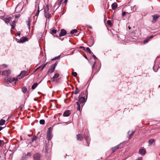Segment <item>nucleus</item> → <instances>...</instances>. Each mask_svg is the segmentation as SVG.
Returning a JSON list of instances; mask_svg holds the SVG:
<instances>
[{
	"label": "nucleus",
	"instance_id": "obj_1",
	"mask_svg": "<svg viewBox=\"0 0 160 160\" xmlns=\"http://www.w3.org/2000/svg\"><path fill=\"white\" fill-rule=\"evenodd\" d=\"M17 80V78L15 79L14 78L10 77L7 79L6 82L7 83L9 84V83H11L12 82H14V81H16ZM15 83H16V82H15Z\"/></svg>",
	"mask_w": 160,
	"mask_h": 160
},
{
	"label": "nucleus",
	"instance_id": "obj_2",
	"mask_svg": "<svg viewBox=\"0 0 160 160\" xmlns=\"http://www.w3.org/2000/svg\"><path fill=\"white\" fill-rule=\"evenodd\" d=\"M34 160H41V157L40 154L38 153L35 154L33 156Z\"/></svg>",
	"mask_w": 160,
	"mask_h": 160
},
{
	"label": "nucleus",
	"instance_id": "obj_3",
	"mask_svg": "<svg viewBox=\"0 0 160 160\" xmlns=\"http://www.w3.org/2000/svg\"><path fill=\"white\" fill-rule=\"evenodd\" d=\"M11 71L10 70H8L3 71L2 73V75L4 76H8L10 74Z\"/></svg>",
	"mask_w": 160,
	"mask_h": 160
},
{
	"label": "nucleus",
	"instance_id": "obj_4",
	"mask_svg": "<svg viewBox=\"0 0 160 160\" xmlns=\"http://www.w3.org/2000/svg\"><path fill=\"white\" fill-rule=\"evenodd\" d=\"M22 8V7L20 6V5L18 4L16 8L15 11L16 12H20Z\"/></svg>",
	"mask_w": 160,
	"mask_h": 160
},
{
	"label": "nucleus",
	"instance_id": "obj_5",
	"mask_svg": "<svg viewBox=\"0 0 160 160\" xmlns=\"http://www.w3.org/2000/svg\"><path fill=\"white\" fill-rule=\"evenodd\" d=\"M159 17V15H153V19L152 20V22L154 23H155L157 21Z\"/></svg>",
	"mask_w": 160,
	"mask_h": 160
},
{
	"label": "nucleus",
	"instance_id": "obj_6",
	"mask_svg": "<svg viewBox=\"0 0 160 160\" xmlns=\"http://www.w3.org/2000/svg\"><path fill=\"white\" fill-rule=\"evenodd\" d=\"M67 33L66 31L64 29H62L61 30V32L59 34V36L60 37L64 36Z\"/></svg>",
	"mask_w": 160,
	"mask_h": 160
},
{
	"label": "nucleus",
	"instance_id": "obj_7",
	"mask_svg": "<svg viewBox=\"0 0 160 160\" xmlns=\"http://www.w3.org/2000/svg\"><path fill=\"white\" fill-rule=\"evenodd\" d=\"M85 101V98L84 97H81L79 99V102L80 104H83Z\"/></svg>",
	"mask_w": 160,
	"mask_h": 160
},
{
	"label": "nucleus",
	"instance_id": "obj_8",
	"mask_svg": "<svg viewBox=\"0 0 160 160\" xmlns=\"http://www.w3.org/2000/svg\"><path fill=\"white\" fill-rule=\"evenodd\" d=\"M25 72L24 71H22L20 73L18 76V78H22L23 77L25 74Z\"/></svg>",
	"mask_w": 160,
	"mask_h": 160
},
{
	"label": "nucleus",
	"instance_id": "obj_9",
	"mask_svg": "<svg viewBox=\"0 0 160 160\" xmlns=\"http://www.w3.org/2000/svg\"><path fill=\"white\" fill-rule=\"evenodd\" d=\"M52 133L47 132V139L48 140H50L52 138Z\"/></svg>",
	"mask_w": 160,
	"mask_h": 160
},
{
	"label": "nucleus",
	"instance_id": "obj_10",
	"mask_svg": "<svg viewBox=\"0 0 160 160\" xmlns=\"http://www.w3.org/2000/svg\"><path fill=\"white\" fill-rule=\"evenodd\" d=\"M70 114L69 111L67 110L64 112L63 116L64 117H68L70 115Z\"/></svg>",
	"mask_w": 160,
	"mask_h": 160
},
{
	"label": "nucleus",
	"instance_id": "obj_11",
	"mask_svg": "<svg viewBox=\"0 0 160 160\" xmlns=\"http://www.w3.org/2000/svg\"><path fill=\"white\" fill-rule=\"evenodd\" d=\"M27 39L28 38H27L24 37L22 39H20V40H19V42L20 43H22L26 41Z\"/></svg>",
	"mask_w": 160,
	"mask_h": 160
},
{
	"label": "nucleus",
	"instance_id": "obj_12",
	"mask_svg": "<svg viewBox=\"0 0 160 160\" xmlns=\"http://www.w3.org/2000/svg\"><path fill=\"white\" fill-rule=\"evenodd\" d=\"M84 137L86 142L88 144V146H89V143L88 141H89V135H85Z\"/></svg>",
	"mask_w": 160,
	"mask_h": 160
},
{
	"label": "nucleus",
	"instance_id": "obj_13",
	"mask_svg": "<svg viewBox=\"0 0 160 160\" xmlns=\"http://www.w3.org/2000/svg\"><path fill=\"white\" fill-rule=\"evenodd\" d=\"M139 152L142 155H144L146 153V151L143 149H140L139 150Z\"/></svg>",
	"mask_w": 160,
	"mask_h": 160
},
{
	"label": "nucleus",
	"instance_id": "obj_14",
	"mask_svg": "<svg viewBox=\"0 0 160 160\" xmlns=\"http://www.w3.org/2000/svg\"><path fill=\"white\" fill-rule=\"evenodd\" d=\"M118 7V4L116 2L113 3L112 5V8L113 10L116 9Z\"/></svg>",
	"mask_w": 160,
	"mask_h": 160
},
{
	"label": "nucleus",
	"instance_id": "obj_15",
	"mask_svg": "<svg viewBox=\"0 0 160 160\" xmlns=\"http://www.w3.org/2000/svg\"><path fill=\"white\" fill-rule=\"evenodd\" d=\"M44 13L48 12L49 10V6L47 5L44 8Z\"/></svg>",
	"mask_w": 160,
	"mask_h": 160
},
{
	"label": "nucleus",
	"instance_id": "obj_16",
	"mask_svg": "<svg viewBox=\"0 0 160 160\" xmlns=\"http://www.w3.org/2000/svg\"><path fill=\"white\" fill-rule=\"evenodd\" d=\"M37 8L38 9L37 11V12L35 14V16H38L40 11H39V5H36L35 6V9H36Z\"/></svg>",
	"mask_w": 160,
	"mask_h": 160
},
{
	"label": "nucleus",
	"instance_id": "obj_17",
	"mask_svg": "<svg viewBox=\"0 0 160 160\" xmlns=\"http://www.w3.org/2000/svg\"><path fill=\"white\" fill-rule=\"evenodd\" d=\"M55 69V68L51 66V68L48 70V73H52Z\"/></svg>",
	"mask_w": 160,
	"mask_h": 160
},
{
	"label": "nucleus",
	"instance_id": "obj_18",
	"mask_svg": "<svg viewBox=\"0 0 160 160\" xmlns=\"http://www.w3.org/2000/svg\"><path fill=\"white\" fill-rule=\"evenodd\" d=\"M83 138V136L81 135L78 134L77 135V140L79 141H81Z\"/></svg>",
	"mask_w": 160,
	"mask_h": 160
},
{
	"label": "nucleus",
	"instance_id": "obj_19",
	"mask_svg": "<svg viewBox=\"0 0 160 160\" xmlns=\"http://www.w3.org/2000/svg\"><path fill=\"white\" fill-rule=\"evenodd\" d=\"M44 15L46 18H51V14L48 13V12L44 13Z\"/></svg>",
	"mask_w": 160,
	"mask_h": 160
},
{
	"label": "nucleus",
	"instance_id": "obj_20",
	"mask_svg": "<svg viewBox=\"0 0 160 160\" xmlns=\"http://www.w3.org/2000/svg\"><path fill=\"white\" fill-rule=\"evenodd\" d=\"M134 131H132V132H130V131H128V134L129 135V138H130L131 136L134 133Z\"/></svg>",
	"mask_w": 160,
	"mask_h": 160
},
{
	"label": "nucleus",
	"instance_id": "obj_21",
	"mask_svg": "<svg viewBox=\"0 0 160 160\" xmlns=\"http://www.w3.org/2000/svg\"><path fill=\"white\" fill-rule=\"evenodd\" d=\"M27 22V26L28 27V28H29L30 24V18H28Z\"/></svg>",
	"mask_w": 160,
	"mask_h": 160
},
{
	"label": "nucleus",
	"instance_id": "obj_22",
	"mask_svg": "<svg viewBox=\"0 0 160 160\" xmlns=\"http://www.w3.org/2000/svg\"><path fill=\"white\" fill-rule=\"evenodd\" d=\"M27 159V156L25 154H23L21 160H26Z\"/></svg>",
	"mask_w": 160,
	"mask_h": 160
},
{
	"label": "nucleus",
	"instance_id": "obj_23",
	"mask_svg": "<svg viewBox=\"0 0 160 160\" xmlns=\"http://www.w3.org/2000/svg\"><path fill=\"white\" fill-rule=\"evenodd\" d=\"M38 85V84L37 83H34L32 86V89H34L37 87Z\"/></svg>",
	"mask_w": 160,
	"mask_h": 160
},
{
	"label": "nucleus",
	"instance_id": "obj_24",
	"mask_svg": "<svg viewBox=\"0 0 160 160\" xmlns=\"http://www.w3.org/2000/svg\"><path fill=\"white\" fill-rule=\"evenodd\" d=\"M22 92L24 93H26L27 91V89L26 87H23L22 88Z\"/></svg>",
	"mask_w": 160,
	"mask_h": 160
},
{
	"label": "nucleus",
	"instance_id": "obj_25",
	"mask_svg": "<svg viewBox=\"0 0 160 160\" xmlns=\"http://www.w3.org/2000/svg\"><path fill=\"white\" fill-rule=\"evenodd\" d=\"M79 91L78 90V88H76V90L74 92H72V93H74V94H77L79 93Z\"/></svg>",
	"mask_w": 160,
	"mask_h": 160
},
{
	"label": "nucleus",
	"instance_id": "obj_26",
	"mask_svg": "<svg viewBox=\"0 0 160 160\" xmlns=\"http://www.w3.org/2000/svg\"><path fill=\"white\" fill-rule=\"evenodd\" d=\"M76 103L78 106V107L77 108V110L78 111H80V104H79V102H76Z\"/></svg>",
	"mask_w": 160,
	"mask_h": 160
},
{
	"label": "nucleus",
	"instance_id": "obj_27",
	"mask_svg": "<svg viewBox=\"0 0 160 160\" xmlns=\"http://www.w3.org/2000/svg\"><path fill=\"white\" fill-rule=\"evenodd\" d=\"M5 122V121L3 119H1L0 121V125H3L4 123Z\"/></svg>",
	"mask_w": 160,
	"mask_h": 160
},
{
	"label": "nucleus",
	"instance_id": "obj_28",
	"mask_svg": "<svg viewBox=\"0 0 160 160\" xmlns=\"http://www.w3.org/2000/svg\"><path fill=\"white\" fill-rule=\"evenodd\" d=\"M84 50L85 51L89 52V53H92L90 49L88 47L87 48H86V49H85Z\"/></svg>",
	"mask_w": 160,
	"mask_h": 160
},
{
	"label": "nucleus",
	"instance_id": "obj_29",
	"mask_svg": "<svg viewBox=\"0 0 160 160\" xmlns=\"http://www.w3.org/2000/svg\"><path fill=\"white\" fill-rule=\"evenodd\" d=\"M77 32V30L76 29H74L72 30L70 32V33L71 34H72L74 33H76Z\"/></svg>",
	"mask_w": 160,
	"mask_h": 160
},
{
	"label": "nucleus",
	"instance_id": "obj_30",
	"mask_svg": "<svg viewBox=\"0 0 160 160\" xmlns=\"http://www.w3.org/2000/svg\"><path fill=\"white\" fill-rule=\"evenodd\" d=\"M59 74L58 73H56L53 77V79L57 78L58 77Z\"/></svg>",
	"mask_w": 160,
	"mask_h": 160
},
{
	"label": "nucleus",
	"instance_id": "obj_31",
	"mask_svg": "<svg viewBox=\"0 0 160 160\" xmlns=\"http://www.w3.org/2000/svg\"><path fill=\"white\" fill-rule=\"evenodd\" d=\"M108 24L110 26H112V23L111 20H108L107 22Z\"/></svg>",
	"mask_w": 160,
	"mask_h": 160
},
{
	"label": "nucleus",
	"instance_id": "obj_32",
	"mask_svg": "<svg viewBox=\"0 0 160 160\" xmlns=\"http://www.w3.org/2000/svg\"><path fill=\"white\" fill-rule=\"evenodd\" d=\"M39 122L41 124H44L45 123V120L43 119H41L40 120Z\"/></svg>",
	"mask_w": 160,
	"mask_h": 160
},
{
	"label": "nucleus",
	"instance_id": "obj_33",
	"mask_svg": "<svg viewBox=\"0 0 160 160\" xmlns=\"http://www.w3.org/2000/svg\"><path fill=\"white\" fill-rule=\"evenodd\" d=\"M154 141L153 139H151L149 140V144L151 145L152 144Z\"/></svg>",
	"mask_w": 160,
	"mask_h": 160
},
{
	"label": "nucleus",
	"instance_id": "obj_34",
	"mask_svg": "<svg viewBox=\"0 0 160 160\" xmlns=\"http://www.w3.org/2000/svg\"><path fill=\"white\" fill-rule=\"evenodd\" d=\"M121 144H122V143H120V144L116 146L115 147H114V148H115L116 149H118L120 147L121 145Z\"/></svg>",
	"mask_w": 160,
	"mask_h": 160
},
{
	"label": "nucleus",
	"instance_id": "obj_35",
	"mask_svg": "<svg viewBox=\"0 0 160 160\" xmlns=\"http://www.w3.org/2000/svg\"><path fill=\"white\" fill-rule=\"evenodd\" d=\"M37 138V137L36 136H35L34 137H33L32 139V142H33L35 140H36Z\"/></svg>",
	"mask_w": 160,
	"mask_h": 160
},
{
	"label": "nucleus",
	"instance_id": "obj_36",
	"mask_svg": "<svg viewBox=\"0 0 160 160\" xmlns=\"http://www.w3.org/2000/svg\"><path fill=\"white\" fill-rule=\"evenodd\" d=\"M52 33V34H55L57 32V30L53 29L51 30Z\"/></svg>",
	"mask_w": 160,
	"mask_h": 160
},
{
	"label": "nucleus",
	"instance_id": "obj_37",
	"mask_svg": "<svg viewBox=\"0 0 160 160\" xmlns=\"http://www.w3.org/2000/svg\"><path fill=\"white\" fill-rule=\"evenodd\" d=\"M52 130V128L50 127L48 128L47 132L52 133L51 131Z\"/></svg>",
	"mask_w": 160,
	"mask_h": 160
},
{
	"label": "nucleus",
	"instance_id": "obj_38",
	"mask_svg": "<svg viewBox=\"0 0 160 160\" xmlns=\"http://www.w3.org/2000/svg\"><path fill=\"white\" fill-rule=\"evenodd\" d=\"M72 75L73 76H74L75 77H76L77 76V73L76 72H72Z\"/></svg>",
	"mask_w": 160,
	"mask_h": 160
},
{
	"label": "nucleus",
	"instance_id": "obj_39",
	"mask_svg": "<svg viewBox=\"0 0 160 160\" xmlns=\"http://www.w3.org/2000/svg\"><path fill=\"white\" fill-rule=\"evenodd\" d=\"M10 19V18H6L5 20V22H9Z\"/></svg>",
	"mask_w": 160,
	"mask_h": 160
},
{
	"label": "nucleus",
	"instance_id": "obj_40",
	"mask_svg": "<svg viewBox=\"0 0 160 160\" xmlns=\"http://www.w3.org/2000/svg\"><path fill=\"white\" fill-rule=\"evenodd\" d=\"M60 58V56H58V57H57L55 58H53V59H52L51 60L52 61H53V60H54L56 59H59Z\"/></svg>",
	"mask_w": 160,
	"mask_h": 160
},
{
	"label": "nucleus",
	"instance_id": "obj_41",
	"mask_svg": "<svg viewBox=\"0 0 160 160\" xmlns=\"http://www.w3.org/2000/svg\"><path fill=\"white\" fill-rule=\"evenodd\" d=\"M57 65V62L55 63L54 64L52 65V66L53 68H55L56 66Z\"/></svg>",
	"mask_w": 160,
	"mask_h": 160
},
{
	"label": "nucleus",
	"instance_id": "obj_42",
	"mask_svg": "<svg viewBox=\"0 0 160 160\" xmlns=\"http://www.w3.org/2000/svg\"><path fill=\"white\" fill-rule=\"evenodd\" d=\"M149 39H145L144 41H143V43L144 44H145L146 43H147L148 42V40Z\"/></svg>",
	"mask_w": 160,
	"mask_h": 160
},
{
	"label": "nucleus",
	"instance_id": "obj_43",
	"mask_svg": "<svg viewBox=\"0 0 160 160\" xmlns=\"http://www.w3.org/2000/svg\"><path fill=\"white\" fill-rule=\"evenodd\" d=\"M62 0H60V1L58 3V7H59L60 5Z\"/></svg>",
	"mask_w": 160,
	"mask_h": 160
},
{
	"label": "nucleus",
	"instance_id": "obj_44",
	"mask_svg": "<svg viewBox=\"0 0 160 160\" xmlns=\"http://www.w3.org/2000/svg\"><path fill=\"white\" fill-rule=\"evenodd\" d=\"M47 64V63L44 64L42 67L41 70H42L46 66Z\"/></svg>",
	"mask_w": 160,
	"mask_h": 160
},
{
	"label": "nucleus",
	"instance_id": "obj_45",
	"mask_svg": "<svg viewBox=\"0 0 160 160\" xmlns=\"http://www.w3.org/2000/svg\"><path fill=\"white\" fill-rule=\"evenodd\" d=\"M112 153L114 152L116 150V149L115 148H114V147L112 148Z\"/></svg>",
	"mask_w": 160,
	"mask_h": 160
},
{
	"label": "nucleus",
	"instance_id": "obj_46",
	"mask_svg": "<svg viewBox=\"0 0 160 160\" xmlns=\"http://www.w3.org/2000/svg\"><path fill=\"white\" fill-rule=\"evenodd\" d=\"M31 155H32L31 154V152H28L27 153V155H26V156H31Z\"/></svg>",
	"mask_w": 160,
	"mask_h": 160
},
{
	"label": "nucleus",
	"instance_id": "obj_47",
	"mask_svg": "<svg viewBox=\"0 0 160 160\" xmlns=\"http://www.w3.org/2000/svg\"><path fill=\"white\" fill-rule=\"evenodd\" d=\"M126 12H122V16L124 17L125 16V15H126Z\"/></svg>",
	"mask_w": 160,
	"mask_h": 160
},
{
	"label": "nucleus",
	"instance_id": "obj_48",
	"mask_svg": "<svg viewBox=\"0 0 160 160\" xmlns=\"http://www.w3.org/2000/svg\"><path fill=\"white\" fill-rule=\"evenodd\" d=\"M95 64V62H94L92 66V70H93V68L94 67Z\"/></svg>",
	"mask_w": 160,
	"mask_h": 160
},
{
	"label": "nucleus",
	"instance_id": "obj_49",
	"mask_svg": "<svg viewBox=\"0 0 160 160\" xmlns=\"http://www.w3.org/2000/svg\"><path fill=\"white\" fill-rule=\"evenodd\" d=\"M67 2V0H65L64 2H63V4H65V5H66V3Z\"/></svg>",
	"mask_w": 160,
	"mask_h": 160
},
{
	"label": "nucleus",
	"instance_id": "obj_50",
	"mask_svg": "<svg viewBox=\"0 0 160 160\" xmlns=\"http://www.w3.org/2000/svg\"><path fill=\"white\" fill-rule=\"evenodd\" d=\"M142 158L141 157H139L137 160H142Z\"/></svg>",
	"mask_w": 160,
	"mask_h": 160
},
{
	"label": "nucleus",
	"instance_id": "obj_51",
	"mask_svg": "<svg viewBox=\"0 0 160 160\" xmlns=\"http://www.w3.org/2000/svg\"><path fill=\"white\" fill-rule=\"evenodd\" d=\"M11 26L12 27V29H14V28L15 27V26L14 25H12Z\"/></svg>",
	"mask_w": 160,
	"mask_h": 160
},
{
	"label": "nucleus",
	"instance_id": "obj_52",
	"mask_svg": "<svg viewBox=\"0 0 160 160\" xmlns=\"http://www.w3.org/2000/svg\"><path fill=\"white\" fill-rule=\"evenodd\" d=\"M2 66L3 67H7V65L5 64H3L2 65Z\"/></svg>",
	"mask_w": 160,
	"mask_h": 160
},
{
	"label": "nucleus",
	"instance_id": "obj_53",
	"mask_svg": "<svg viewBox=\"0 0 160 160\" xmlns=\"http://www.w3.org/2000/svg\"><path fill=\"white\" fill-rule=\"evenodd\" d=\"M80 48H83V50H85V48L83 47H82V46H81L80 47Z\"/></svg>",
	"mask_w": 160,
	"mask_h": 160
},
{
	"label": "nucleus",
	"instance_id": "obj_54",
	"mask_svg": "<svg viewBox=\"0 0 160 160\" xmlns=\"http://www.w3.org/2000/svg\"><path fill=\"white\" fill-rule=\"evenodd\" d=\"M15 21H13L12 22V25H15Z\"/></svg>",
	"mask_w": 160,
	"mask_h": 160
},
{
	"label": "nucleus",
	"instance_id": "obj_55",
	"mask_svg": "<svg viewBox=\"0 0 160 160\" xmlns=\"http://www.w3.org/2000/svg\"><path fill=\"white\" fill-rule=\"evenodd\" d=\"M3 128L2 127H0V131L2 130Z\"/></svg>",
	"mask_w": 160,
	"mask_h": 160
},
{
	"label": "nucleus",
	"instance_id": "obj_56",
	"mask_svg": "<svg viewBox=\"0 0 160 160\" xmlns=\"http://www.w3.org/2000/svg\"><path fill=\"white\" fill-rule=\"evenodd\" d=\"M153 37V36H152H152H150L149 37V39H150V38H152Z\"/></svg>",
	"mask_w": 160,
	"mask_h": 160
},
{
	"label": "nucleus",
	"instance_id": "obj_57",
	"mask_svg": "<svg viewBox=\"0 0 160 160\" xmlns=\"http://www.w3.org/2000/svg\"><path fill=\"white\" fill-rule=\"evenodd\" d=\"M2 141L0 140V146L1 145Z\"/></svg>",
	"mask_w": 160,
	"mask_h": 160
},
{
	"label": "nucleus",
	"instance_id": "obj_58",
	"mask_svg": "<svg viewBox=\"0 0 160 160\" xmlns=\"http://www.w3.org/2000/svg\"><path fill=\"white\" fill-rule=\"evenodd\" d=\"M92 57H94V58H95V59L97 58H96V56H95L94 55H93L92 56Z\"/></svg>",
	"mask_w": 160,
	"mask_h": 160
},
{
	"label": "nucleus",
	"instance_id": "obj_59",
	"mask_svg": "<svg viewBox=\"0 0 160 160\" xmlns=\"http://www.w3.org/2000/svg\"><path fill=\"white\" fill-rule=\"evenodd\" d=\"M88 27L89 28H90V29L92 28V27H91V26H88Z\"/></svg>",
	"mask_w": 160,
	"mask_h": 160
},
{
	"label": "nucleus",
	"instance_id": "obj_60",
	"mask_svg": "<svg viewBox=\"0 0 160 160\" xmlns=\"http://www.w3.org/2000/svg\"><path fill=\"white\" fill-rule=\"evenodd\" d=\"M19 17V16H18V15H16V16H15V18H18Z\"/></svg>",
	"mask_w": 160,
	"mask_h": 160
},
{
	"label": "nucleus",
	"instance_id": "obj_61",
	"mask_svg": "<svg viewBox=\"0 0 160 160\" xmlns=\"http://www.w3.org/2000/svg\"><path fill=\"white\" fill-rule=\"evenodd\" d=\"M20 33H18V36H20Z\"/></svg>",
	"mask_w": 160,
	"mask_h": 160
},
{
	"label": "nucleus",
	"instance_id": "obj_62",
	"mask_svg": "<svg viewBox=\"0 0 160 160\" xmlns=\"http://www.w3.org/2000/svg\"><path fill=\"white\" fill-rule=\"evenodd\" d=\"M22 107H21L20 108V109H22Z\"/></svg>",
	"mask_w": 160,
	"mask_h": 160
},
{
	"label": "nucleus",
	"instance_id": "obj_63",
	"mask_svg": "<svg viewBox=\"0 0 160 160\" xmlns=\"http://www.w3.org/2000/svg\"><path fill=\"white\" fill-rule=\"evenodd\" d=\"M128 28H129V29H130L131 28H130V27H129V26Z\"/></svg>",
	"mask_w": 160,
	"mask_h": 160
},
{
	"label": "nucleus",
	"instance_id": "obj_64",
	"mask_svg": "<svg viewBox=\"0 0 160 160\" xmlns=\"http://www.w3.org/2000/svg\"><path fill=\"white\" fill-rule=\"evenodd\" d=\"M85 58H87V57H86V56H85Z\"/></svg>",
	"mask_w": 160,
	"mask_h": 160
}]
</instances>
